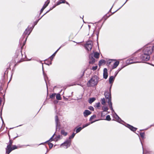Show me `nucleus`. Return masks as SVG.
I'll return each mask as SVG.
<instances>
[{
	"instance_id": "obj_18",
	"label": "nucleus",
	"mask_w": 154,
	"mask_h": 154,
	"mask_svg": "<svg viewBox=\"0 0 154 154\" xmlns=\"http://www.w3.org/2000/svg\"><path fill=\"white\" fill-rule=\"evenodd\" d=\"M115 77L112 76L110 77L109 79V82L110 84H111L112 83L114 80Z\"/></svg>"
},
{
	"instance_id": "obj_58",
	"label": "nucleus",
	"mask_w": 154,
	"mask_h": 154,
	"mask_svg": "<svg viewBox=\"0 0 154 154\" xmlns=\"http://www.w3.org/2000/svg\"><path fill=\"white\" fill-rule=\"evenodd\" d=\"M66 3L67 4H68V5H69V3H68V2H66Z\"/></svg>"
},
{
	"instance_id": "obj_39",
	"label": "nucleus",
	"mask_w": 154,
	"mask_h": 154,
	"mask_svg": "<svg viewBox=\"0 0 154 154\" xmlns=\"http://www.w3.org/2000/svg\"><path fill=\"white\" fill-rule=\"evenodd\" d=\"M48 145L49 146V148L50 149L53 146V144L52 143H49Z\"/></svg>"
},
{
	"instance_id": "obj_42",
	"label": "nucleus",
	"mask_w": 154,
	"mask_h": 154,
	"mask_svg": "<svg viewBox=\"0 0 154 154\" xmlns=\"http://www.w3.org/2000/svg\"><path fill=\"white\" fill-rule=\"evenodd\" d=\"M97 68V66H94L92 67V69L93 70H96Z\"/></svg>"
},
{
	"instance_id": "obj_15",
	"label": "nucleus",
	"mask_w": 154,
	"mask_h": 154,
	"mask_svg": "<svg viewBox=\"0 0 154 154\" xmlns=\"http://www.w3.org/2000/svg\"><path fill=\"white\" fill-rule=\"evenodd\" d=\"M108 103L109 105L110 109L112 111V112H114V110L113 109V108L112 107V103L111 101L109 99V101H108Z\"/></svg>"
},
{
	"instance_id": "obj_21",
	"label": "nucleus",
	"mask_w": 154,
	"mask_h": 154,
	"mask_svg": "<svg viewBox=\"0 0 154 154\" xmlns=\"http://www.w3.org/2000/svg\"><path fill=\"white\" fill-rule=\"evenodd\" d=\"M105 60H100L99 63V66H101L102 64L105 63Z\"/></svg>"
},
{
	"instance_id": "obj_62",
	"label": "nucleus",
	"mask_w": 154,
	"mask_h": 154,
	"mask_svg": "<svg viewBox=\"0 0 154 154\" xmlns=\"http://www.w3.org/2000/svg\"><path fill=\"white\" fill-rule=\"evenodd\" d=\"M112 60H113V61H115V60H111V61H112Z\"/></svg>"
},
{
	"instance_id": "obj_12",
	"label": "nucleus",
	"mask_w": 154,
	"mask_h": 154,
	"mask_svg": "<svg viewBox=\"0 0 154 154\" xmlns=\"http://www.w3.org/2000/svg\"><path fill=\"white\" fill-rule=\"evenodd\" d=\"M12 150L11 147L7 146L6 148V153L9 154Z\"/></svg>"
},
{
	"instance_id": "obj_5",
	"label": "nucleus",
	"mask_w": 154,
	"mask_h": 154,
	"mask_svg": "<svg viewBox=\"0 0 154 154\" xmlns=\"http://www.w3.org/2000/svg\"><path fill=\"white\" fill-rule=\"evenodd\" d=\"M31 31L32 30H30L29 28H28L27 29H26L25 31L24 32L23 35V37L22 39H23L25 38V36L27 35V36L26 38L25 42L26 41L27 38L28 37V35L30 34V33L31 32Z\"/></svg>"
},
{
	"instance_id": "obj_2",
	"label": "nucleus",
	"mask_w": 154,
	"mask_h": 154,
	"mask_svg": "<svg viewBox=\"0 0 154 154\" xmlns=\"http://www.w3.org/2000/svg\"><path fill=\"white\" fill-rule=\"evenodd\" d=\"M98 82V78L94 75L89 80L88 83V85L89 87H93L96 85Z\"/></svg>"
},
{
	"instance_id": "obj_43",
	"label": "nucleus",
	"mask_w": 154,
	"mask_h": 154,
	"mask_svg": "<svg viewBox=\"0 0 154 154\" xmlns=\"http://www.w3.org/2000/svg\"><path fill=\"white\" fill-rule=\"evenodd\" d=\"M100 103H97L96 104V107L98 108L100 106Z\"/></svg>"
},
{
	"instance_id": "obj_4",
	"label": "nucleus",
	"mask_w": 154,
	"mask_h": 154,
	"mask_svg": "<svg viewBox=\"0 0 154 154\" xmlns=\"http://www.w3.org/2000/svg\"><path fill=\"white\" fill-rule=\"evenodd\" d=\"M71 143V141L70 140H66L63 143L60 145V147L63 146H65V148L67 149V148L70 146Z\"/></svg>"
},
{
	"instance_id": "obj_64",
	"label": "nucleus",
	"mask_w": 154,
	"mask_h": 154,
	"mask_svg": "<svg viewBox=\"0 0 154 154\" xmlns=\"http://www.w3.org/2000/svg\"><path fill=\"white\" fill-rule=\"evenodd\" d=\"M152 66H154V65H152Z\"/></svg>"
},
{
	"instance_id": "obj_36",
	"label": "nucleus",
	"mask_w": 154,
	"mask_h": 154,
	"mask_svg": "<svg viewBox=\"0 0 154 154\" xmlns=\"http://www.w3.org/2000/svg\"><path fill=\"white\" fill-rule=\"evenodd\" d=\"M12 143V141L11 140H10L9 141V143L8 145L7 146L11 147Z\"/></svg>"
},
{
	"instance_id": "obj_48",
	"label": "nucleus",
	"mask_w": 154,
	"mask_h": 154,
	"mask_svg": "<svg viewBox=\"0 0 154 154\" xmlns=\"http://www.w3.org/2000/svg\"><path fill=\"white\" fill-rule=\"evenodd\" d=\"M60 135L58 136L57 137V140H58V139H60Z\"/></svg>"
},
{
	"instance_id": "obj_59",
	"label": "nucleus",
	"mask_w": 154,
	"mask_h": 154,
	"mask_svg": "<svg viewBox=\"0 0 154 154\" xmlns=\"http://www.w3.org/2000/svg\"><path fill=\"white\" fill-rule=\"evenodd\" d=\"M38 22V21H37V22H35V25H36V24H37V23Z\"/></svg>"
},
{
	"instance_id": "obj_19",
	"label": "nucleus",
	"mask_w": 154,
	"mask_h": 154,
	"mask_svg": "<svg viewBox=\"0 0 154 154\" xmlns=\"http://www.w3.org/2000/svg\"><path fill=\"white\" fill-rule=\"evenodd\" d=\"M147 47V48H149V49H150V48H151V54H152V52H153L154 53V45L152 47V46H147V47Z\"/></svg>"
},
{
	"instance_id": "obj_51",
	"label": "nucleus",
	"mask_w": 154,
	"mask_h": 154,
	"mask_svg": "<svg viewBox=\"0 0 154 154\" xmlns=\"http://www.w3.org/2000/svg\"><path fill=\"white\" fill-rule=\"evenodd\" d=\"M119 72V71H118L117 72H116V74L115 75V77L116 75H117V74Z\"/></svg>"
},
{
	"instance_id": "obj_63",
	"label": "nucleus",
	"mask_w": 154,
	"mask_h": 154,
	"mask_svg": "<svg viewBox=\"0 0 154 154\" xmlns=\"http://www.w3.org/2000/svg\"><path fill=\"white\" fill-rule=\"evenodd\" d=\"M102 115H103V113H101V115H102Z\"/></svg>"
},
{
	"instance_id": "obj_29",
	"label": "nucleus",
	"mask_w": 154,
	"mask_h": 154,
	"mask_svg": "<svg viewBox=\"0 0 154 154\" xmlns=\"http://www.w3.org/2000/svg\"><path fill=\"white\" fill-rule=\"evenodd\" d=\"M101 103L102 104L104 105L105 103H106L105 100L104 98H102L101 100Z\"/></svg>"
},
{
	"instance_id": "obj_40",
	"label": "nucleus",
	"mask_w": 154,
	"mask_h": 154,
	"mask_svg": "<svg viewBox=\"0 0 154 154\" xmlns=\"http://www.w3.org/2000/svg\"><path fill=\"white\" fill-rule=\"evenodd\" d=\"M12 148V150H13L15 149H17V147L16 146L13 145Z\"/></svg>"
},
{
	"instance_id": "obj_3",
	"label": "nucleus",
	"mask_w": 154,
	"mask_h": 154,
	"mask_svg": "<svg viewBox=\"0 0 154 154\" xmlns=\"http://www.w3.org/2000/svg\"><path fill=\"white\" fill-rule=\"evenodd\" d=\"M93 42L92 41H88L87 42L85 45V47L86 50L88 51H90L92 48Z\"/></svg>"
},
{
	"instance_id": "obj_14",
	"label": "nucleus",
	"mask_w": 154,
	"mask_h": 154,
	"mask_svg": "<svg viewBox=\"0 0 154 154\" xmlns=\"http://www.w3.org/2000/svg\"><path fill=\"white\" fill-rule=\"evenodd\" d=\"M108 103L109 105L110 109L112 111V112H114V110L113 109V108L112 107V103L111 101L109 99V101H108Z\"/></svg>"
},
{
	"instance_id": "obj_61",
	"label": "nucleus",
	"mask_w": 154,
	"mask_h": 154,
	"mask_svg": "<svg viewBox=\"0 0 154 154\" xmlns=\"http://www.w3.org/2000/svg\"><path fill=\"white\" fill-rule=\"evenodd\" d=\"M25 42H23V46L25 45Z\"/></svg>"
},
{
	"instance_id": "obj_45",
	"label": "nucleus",
	"mask_w": 154,
	"mask_h": 154,
	"mask_svg": "<svg viewBox=\"0 0 154 154\" xmlns=\"http://www.w3.org/2000/svg\"><path fill=\"white\" fill-rule=\"evenodd\" d=\"M45 8L44 7V6H43L42 8L41 9V11H40V13H42L43 11L44 10Z\"/></svg>"
},
{
	"instance_id": "obj_33",
	"label": "nucleus",
	"mask_w": 154,
	"mask_h": 154,
	"mask_svg": "<svg viewBox=\"0 0 154 154\" xmlns=\"http://www.w3.org/2000/svg\"><path fill=\"white\" fill-rule=\"evenodd\" d=\"M56 95L55 93L53 94L50 96V98L51 99H54V98L55 97Z\"/></svg>"
},
{
	"instance_id": "obj_38",
	"label": "nucleus",
	"mask_w": 154,
	"mask_h": 154,
	"mask_svg": "<svg viewBox=\"0 0 154 154\" xmlns=\"http://www.w3.org/2000/svg\"><path fill=\"white\" fill-rule=\"evenodd\" d=\"M140 135L141 137L142 138H143L145 134L144 133H140Z\"/></svg>"
},
{
	"instance_id": "obj_9",
	"label": "nucleus",
	"mask_w": 154,
	"mask_h": 154,
	"mask_svg": "<svg viewBox=\"0 0 154 154\" xmlns=\"http://www.w3.org/2000/svg\"><path fill=\"white\" fill-rule=\"evenodd\" d=\"M103 77L105 79L108 77L107 70L106 68H104L103 69Z\"/></svg>"
},
{
	"instance_id": "obj_37",
	"label": "nucleus",
	"mask_w": 154,
	"mask_h": 154,
	"mask_svg": "<svg viewBox=\"0 0 154 154\" xmlns=\"http://www.w3.org/2000/svg\"><path fill=\"white\" fill-rule=\"evenodd\" d=\"M42 69H43V74L44 76V77L45 79V80L46 77H47V76L45 74L44 72V71H43V64L42 65Z\"/></svg>"
},
{
	"instance_id": "obj_53",
	"label": "nucleus",
	"mask_w": 154,
	"mask_h": 154,
	"mask_svg": "<svg viewBox=\"0 0 154 154\" xmlns=\"http://www.w3.org/2000/svg\"><path fill=\"white\" fill-rule=\"evenodd\" d=\"M127 0L126 1V2L121 6V7L119 8V9H120L121 8H122V7L126 3V2Z\"/></svg>"
},
{
	"instance_id": "obj_60",
	"label": "nucleus",
	"mask_w": 154,
	"mask_h": 154,
	"mask_svg": "<svg viewBox=\"0 0 154 154\" xmlns=\"http://www.w3.org/2000/svg\"><path fill=\"white\" fill-rule=\"evenodd\" d=\"M152 60H154V55L153 56V57L152 58Z\"/></svg>"
},
{
	"instance_id": "obj_32",
	"label": "nucleus",
	"mask_w": 154,
	"mask_h": 154,
	"mask_svg": "<svg viewBox=\"0 0 154 154\" xmlns=\"http://www.w3.org/2000/svg\"><path fill=\"white\" fill-rule=\"evenodd\" d=\"M102 109L104 111H106L108 109L107 107L106 106H103L102 107Z\"/></svg>"
},
{
	"instance_id": "obj_55",
	"label": "nucleus",
	"mask_w": 154,
	"mask_h": 154,
	"mask_svg": "<svg viewBox=\"0 0 154 154\" xmlns=\"http://www.w3.org/2000/svg\"><path fill=\"white\" fill-rule=\"evenodd\" d=\"M2 103V100L0 99V105H1Z\"/></svg>"
},
{
	"instance_id": "obj_44",
	"label": "nucleus",
	"mask_w": 154,
	"mask_h": 154,
	"mask_svg": "<svg viewBox=\"0 0 154 154\" xmlns=\"http://www.w3.org/2000/svg\"><path fill=\"white\" fill-rule=\"evenodd\" d=\"M60 2H61V3H65L66 1L63 0H60Z\"/></svg>"
},
{
	"instance_id": "obj_49",
	"label": "nucleus",
	"mask_w": 154,
	"mask_h": 154,
	"mask_svg": "<svg viewBox=\"0 0 154 154\" xmlns=\"http://www.w3.org/2000/svg\"><path fill=\"white\" fill-rule=\"evenodd\" d=\"M61 2H60V1H59L58 2H57V5H59L60 4H61Z\"/></svg>"
},
{
	"instance_id": "obj_13",
	"label": "nucleus",
	"mask_w": 154,
	"mask_h": 154,
	"mask_svg": "<svg viewBox=\"0 0 154 154\" xmlns=\"http://www.w3.org/2000/svg\"><path fill=\"white\" fill-rule=\"evenodd\" d=\"M127 127L130 129L131 130L133 131H136L137 129V128L129 124L127 125Z\"/></svg>"
},
{
	"instance_id": "obj_47",
	"label": "nucleus",
	"mask_w": 154,
	"mask_h": 154,
	"mask_svg": "<svg viewBox=\"0 0 154 154\" xmlns=\"http://www.w3.org/2000/svg\"><path fill=\"white\" fill-rule=\"evenodd\" d=\"M87 125V124H85V125H83V127H82V128H83H83H85V127H86L88 126Z\"/></svg>"
},
{
	"instance_id": "obj_22",
	"label": "nucleus",
	"mask_w": 154,
	"mask_h": 154,
	"mask_svg": "<svg viewBox=\"0 0 154 154\" xmlns=\"http://www.w3.org/2000/svg\"><path fill=\"white\" fill-rule=\"evenodd\" d=\"M61 133L62 135H63L64 136H66L67 134V133L65 132L63 130H62L61 131Z\"/></svg>"
},
{
	"instance_id": "obj_57",
	"label": "nucleus",
	"mask_w": 154,
	"mask_h": 154,
	"mask_svg": "<svg viewBox=\"0 0 154 154\" xmlns=\"http://www.w3.org/2000/svg\"><path fill=\"white\" fill-rule=\"evenodd\" d=\"M51 64H52V63L51 62H50V63L49 64H48V65L49 66V65H51Z\"/></svg>"
},
{
	"instance_id": "obj_8",
	"label": "nucleus",
	"mask_w": 154,
	"mask_h": 154,
	"mask_svg": "<svg viewBox=\"0 0 154 154\" xmlns=\"http://www.w3.org/2000/svg\"><path fill=\"white\" fill-rule=\"evenodd\" d=\"M91 113V112L89 110H85L83 112V115L85 117H86Z\"/></svg>"
},
{
	"instance_id": "obj_46",
	"label": "nucleus",
	"mask_w": 154,
	"mask_h": 154,
	"mask_svg": "<svg viewBox=\"0 0 154 154\" xmlns=\"http://www.w3.org/2000/svg\"><path fill=\"white\" fill-rule=\"evenodd\" d=\"M89 109H90L91 110H94V108L92 106H90V107H89Z\"/></svg>"
},
{
	"instance_id": "obj_30",
	"label": "nucleus",
	"mask_w": 154,
	"mask_h": 154,
	"mask_svg": "<svg viewBox=\"0 0 154 154\" xmlns=\"http://www.w3.org/2000/svg\"><path fill=\"white\" fill-rule=\"evenodd\" d=\"M96 117V116L95 115H93L91 116L89 120L91 121L93 119Z\"/></svg>"
},
{
	"instance_id": "obj_27",
	"label": "nucleus",
	"mask_w": 154,
	"mask_h": 154,
	"mask_svg": "<svg viewBox=\"0 0 154 154\" xmlns=\"http://www.w3.org/2000/svg\"><path fill=\"white\" fill-rule=\"evenodd\" d=\"M50 3V1L49 0H48L45 3V4L43 6L45 8L48 6V5Z\"/></svg>"
},
{
	"instance_id": "obj_1",
	"label": "nucleus",
	"mask_w": 154,
	"mask_h": 154,
	"mask_svg": "<svg viewBox=\"0 0 154 154\" xmlns=\"http://www.w3.org/2000/svg\"><path fill=\"white\" fill-rule=\"evenodd\" d=\"M151 48L149 49L145 47L143 50V54L140 56V60L135 61V60H137V58L134 57L130 59L128 63L129 64H131L140 63L141 61H146L149 60L150 58V55L151 54Z\"/></svg>"
},
{
	"instance_id": "obj_41",
	"label": "nucleus",
	"mask_w": 154,
	"mask_h": 154,
	"mask_svg": "<svg viewBox=\"0 0 154 154\" xmlns=\"http://www.w3.org/2000/svg\"><path fill=\"white\" fill-rule=\"evenodd\" d=\"M55 6H54L53 7L51 8H50V9L48 10V11L44 15H43L42 17L46 13H47L48 12H49L50 11L52 10L55 7Z\"/></svg>"
},
{
	"instance_id": "obj_7",
	"label": "nucleus",
	"mask_w": 154,
	"mask_h": 154,
	"mask_svg": "<svg viewBox=\"0 0 154 154\" xmlns=\"http://www.w3.org/2000/svg\"><path fill=\"white\" fill-rule=\"evenodd\" d=\"M111 87L110 88L109 91H106L105 93V96L106 99L109 100H110L111 101Z\"/></svg>"
},
{
	"instance_id": "obj_54",
	"label": "nucleus",
	"mask_w": 154,
	"mask_h": 154,
	"mask_svg": "<svg viewBox=\"0 0 154 154\" xmlns=\"http://www.w3.org/2000/svg\"><path fill=\"white\" fill-rule=\"evenodd\" d=\"M122 68H123V67H122V68L120 69H119V71H119V72L120 71V70H121V69H122Z\"/></svg>"
},
{
	"instance_id": "obj_31",
	"label": "nucleus",
	"mask_w": 154,
	"mask_h": 154,
	"mask_svg": "<svg viewBox=\"0 0 154 154\" xmlns=\"http://www.w3.org/2000/svg\"><path fill=\"white\" fill-rule=\"evenodd\" d=\"M106 120L109 121L111 120V118L110 117V116L109 115H108L106 117Z\"/></svg>"
},
{
	"instance_id": "obj_52",
	"label": "nucleus",
	"mask_w": 154,
	"mask_h": 154,
	"mask_svg": "<svg viewBox=\"0 0 154 154\" xmlns=\"http://www.w3.org/2000/svg\"><path fill=\"white\" fill-rule=\"evenodd\" d=\"M87 124V126H88V125H90L91 124V123H87L86 124Z\"/></svg>"
},
{
	"instance_id": "obj_28",
	"label": "nucleus",
	"mask_w": 154,
	"mask_h": 154,
	"mask_svg": "<svg viewBox=\"0 0 154 154\" xmlns=\"http://www.w3.org/2000/svg\"><path fill=\"white\" fill-rule=\"evenodd\" d=\"M50 3V1L49 0H48L45 3V4L43 6L45 8L48 6V5Z\"/></svg>"
},
{
	"instance_id": "obj_35",
	"label": "nucleus",
	"mask_w": 154,
	"mask_h": 154,
	"mask_svg": "<svg viewBox=\"0 0 154 154\" xmlns=\"http://www.w3.org/2000/svg\"><path fill=\"white\" fill-rule=\"evenodd\" d=\"M55 135V134H54V135L52 136L50 139L47 141L46 142H48L49 141H52L53 140V138L54 137V135Z\"/></svg>"
},
{
	"instance_id": "obj_16",
	"label": "nucleus",
	"mask_w": 154,
	"mask_h": 154,
	"mask_svg": "<svg viewBox=\"0 0 154 154\" xmlns=\"http://www.w3.org/2000/svg\"><path fill=\"white\" fill-rule=\"evenodd\" d=\"M119 63V61H116L113 64L112 69H114L116 68L117 66H118Z\"/></svg>"
},
{
	"instance_id": "obj_6",
	"label": "nucleus",
	"mask_w": 154,
	"mask_h": 154,
	"mask_svg": "<svg viewBox=\"0 0 154 154\" xmlns=\"http://www.w3.org/2000/svg\"><path fill=\"white\" fill-rule=\"evenodd\" d=\"M55 121L56 130L57 129H60V125L57 116H56L55 117Z\"/></svg>"
},
{
	"instance_id": "obj_56",
	"label": "nucleus",
	"mask_w": 154,
	"mask_h": 154,
	"mask_svg": "<svg viewBox=\"0 0 154 154\" xmlns=\"http://www.w3.org/2000/svg\"><path fill=\"white\" fill-rule=\"evenodd\" d=\"M111 63V61H109V63H108L109 64H110Z\"/></svg>"
},
{
	"instance_id": "obj_26",
	"label": "nucleus",
	"mask_w": 154,
	"mask_h": 154,
	"mask_svg": "<svg viewBox=\"0 0 154 154\" xmlns=\"http://www.w3.org/2000/svg\"><path fill=\"white\" fill-rule=\"evenodd\" d=\"M50 3V1L49 0H48L45 3V4L43 6L45 8L48 6V5Z\"/></svg>"
},
{
	"instance_id": "obj_11",
	"label": "nucleus",
	"mask_w": 154,
	"mask_h": 154,
	"mask_svg": "<svg viewBox=\"0 0 154 154\" xmlns=\"http://www.w3.org/2000/svg\"><path fill=\"white\" fill-rule=\"evenodd\" d=\"M114 117L118 122L120 123H121L122 122H123V121L122 120L116 113H115V115L114 116Z\"/></svg>"
},
{
	"instance_id": "obj_20",
	"label": "nucleus",
	"mask_w": 154,
	"mask_h": 154,
	"mask_svg": "<svg viewBox=\"0 0 154 154\" xmlns=\"http://www.w3.org/2000/svg\"><path fill=\"white\" fill-rule=\"evenodd\" d=\"M100 54L97 52H95L94 53V56L95 58L97 59L99 57Z\"/></svg>"
},
{
	"instance_id": "obj_25",
	"label": "nucleus",
	"mask_w": 154,
	"mask_h": 154,
	"mask_svg": "<svg viewBox=\"0 0 154 154\" xmlns=\"http://www.w3.org/2000/svg\"><path fill=\"white\" fill-rule=\"evenodd\" d=\"M83 128H82L81 127H79L78 128H77L76 130V133H77L79 132Z\"/></svg>"
},
{
	"instance_id": "obj_10",
	"label": "nucleus",
	"mask_w": 154,
	"mask_h": 154,
	"mask_svg": "<svg viewBox=\"0 0 154 154\" xmlns=\"http://www.w3.org/2000/svg\"><path fill=\"white\" fill-rule=\"evenodd\" d=\"M90 61L89 63L90 64H93L95 62V59L93 57L92 55H90L89 56Z\"/></svg>"
},
{
	"instance_id": "obj_17",
	"label": "nucleus",
	"mask_w": 154,
	"mask_h": 154,
	"mask_svg": "<svg viewBox=\"0 0 154 154\" xmlns=\"http://www.w3.org/2000/svg\"><path fill=\"white\" fill-rule=\"evenodd\" d=\"M61 47H60L50 57V58L51 60H52L54 57L55 56L56 54L58 52V51L59 50V49L61 48Z\"/></svg>"
},
{
	"instance_id": "obj_24",
	"label": "nucleus",
	"mask_w": 154,
	"mask_h": 154,
	"mask_svg": "<svg viewBox=\"0 0 154 154\" xmlns=\"http://www.w3.org/2000/svg\"><path fill=\"white\" fill-rule=\"evenodd\" d=\"M95 100V99L94 98H91L89 100V102L90 103H91L94 102Z\"/></svg>"
},
{
	"instance_id": "obj_34",
	"label": "nucleus",
	"mask_w": 154,
	"mask_h": 154,
	"mask_svg": "<svg viewBox=\"0 0 154 154\" xmlns=\"http://www.w3.org/2000/svg\"><path fill=\"white\" fill-rule=\"evenodd\" d=\"M75 134H76V133H73V134H72V135L71 136H69V139H71L73 138V137L75 136Z\"/></svg>"
},
{
	"instance_id": "obj_50",
	"label": "nucleus",
	"mask_w": 154,
	"mask_h": 154,
	"mask_svg": "<svg viewBox=\"0 0 154 154\" xmlns=\"http://www.w3.org/2000/svg\"><path fill=\"white\" fill-rule=\"evenodd\" d=\"M98 121V120H95V121H92V122H90L91 124H92V123H94V122H96V121Z\"/></svg>"
},
{
	"instance_id": "obj_23",
	"label": "nucleus",
	"mask_w": 154,
	"mask_h": 154,
	"mask_svg": "<svg viewBox=\"0 0 154 154\" xmlns=\"http://www.w3.org/2000/svg\"><path fill=\"white\" fill-rule=\"evenodd\" d=\"M56 98L57 100H60L61 99V97L60 94H56Z\"/></svg>"
}]
</instances>
